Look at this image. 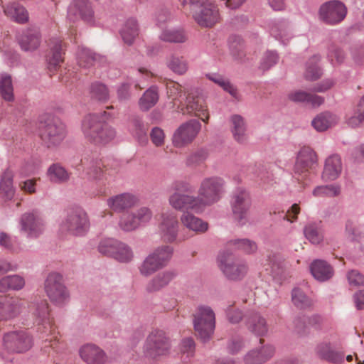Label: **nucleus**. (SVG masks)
<instances>
[{
  "instance_id": "obj_21",
  "label": "nucleus",
  "mask_w": 364,
  "mask_h": 364,
  "mask_svg": "<svg viewBox=\"0 0 364 364\" xmlns=\"http://www.w3.org/2000/svg\"><path fill=\"white\" fill-rule=\"evenodd\" d=\"M80 358L87 364H104L107 361L105 352L95 344L87 343L79 349Z\"/></svg>"
},
{
  "instance_id": "obj_27",
  "label": "nucleus",
  "mask_w": 364,
  "mask_h": 364,
  "mask_svg": "<svg viewBox=\"0 0 364 364\" xmlns=\"http://www.w3.org/2000/svg\"><path fill=\"white\" fill-rule=\"evenodd\" d=\"M272 346H264L260 350H252L244 357L245 364H262L269 360L274 354Z\"/></svg>"
},
{
  "instance_id": "obj_36",
  "label": "nucleus",
  "mask_w": 364,
  "mask_h": 364,
  "mask_svg": "<svg viewBox=\"0 0 364 364\" xmlns=\"http://www.w3.org/2000/svg\"><path fill=\"white\" fill-rule=\"evenodd\" d=\"M186 109L188 113L193 114L205 122H208L209 115L207 106L201 98H188Z\"/></svg>"
},
{
  "instance_id": "obj_5",
  "label": "nucleus",
  "mask_w": 364,
  "mask_h": 364,
  "mask_svg": "<svg viewBox=\"0 0 364 364\" xmlns=\"http://www.w3.org/2000/svg\"><path fill=\"white\" fill-rule=\"evenodd\" d=\"M193 18L201 27L209 28L220 19L219 10L211 0H189Z\"/></svg>"
},
{
  "instance_id": "obj_37",
  "label": "nucleus",
  "mask_w": 364,
  "mask_h": 364,
  "mask_svg": "<svg viewBox=\"0 0 364 364\" xmlns=\"http://www.w3.org/2000/svg\"><path fill=\"white\" fill-rule=\"evenodd\" d=\"M270 33L283 44H286L292 37L289 23L284 20L274 22L270 28Z\"/></svg>"
},
{
  "instance_id": "obj_22",
  "label": "nucleus",
  "mask_w": 364,
  "mask_h": 364,
  "mask_svg": "<svg viewBox=\"0 0 364 364\" xmlns=\"http://www.w3.org/2000/svg\"><path fill=\"white\" fill-rule=\"evenodd\" d=\"M137 203V197L131 193L117 194L107 200V206L115 213H122L128 210Z\"/></svg>"
},
{
  "instance_id": "obj_56",
  "label": "nucleus",
  "mask_w": 364,
  "mask_h": 364,
  "mask_svg": "<svg viewBox=\"0 0 364 364\" xmlns=\"http://www.w3.org/2000/svg\"><path fill=\"white\" fill-rule=\"evenodd\" d=\"M118 225L124 232H132L139 228L132 211L127 212L120 216Z\"/></svg>"
},
{
  "instance_id": "obj_2",
  "label": "nucleus",
  "mask_w": 364,
  "mask_h": 364,
  "mask_svg": "<svg viewBox=\"0 0 364 364\" xmlns=\"http://www.w3.org/2000/svg\"><path fill=\"white\" fill-rule=\"evenodd\" d=\"M85 139L95 144H106L116 136L115 129L100 119L95 114H90L84 117L81 125Z\"/></svg>"
},
{
  "instance_id": "obj_58",
  "label": "nucleus",
  "mask_w": 364,
  "mask_h": 364,
  "mask_svg": "<svg viewBox=\"0 0 364 364\" xmlns=\"http://www.w3.org/2000/svg\"><path fill=\"white\" fill-rule=\"evenodd\" d=\"M139 228L148 224L153 216L151 210L146 206L140 207L132 211Z\"/></svg>"
},
{
  "instance_id": "obj_19",
  "label": "nucleus",
  "mask_w": 364,
  "mask_h": 364,
  "mask_svg": "<svg viewBox=\"0 0 364 364\" xmlns=\"http://www.w3.org/2000/svg\"><path fill=\"white\" fill-rule=\"evenodd\" d=\"M68 18L73 22L79 19L92 22L94 10L91 2L89 0H72L68 7Z\"/></svg>"
},
{
  "instance_id": "obj_43",
  "label": "nucleus",
  "mask_w": 364,
  "mask_h": 364,
  "mask_svg": "<svg viewBox=\"0 0 364 364\" xmlns=\"http://www.w3.org/2000/svg\"><path fill=\"white\" fill-rule=\"evenodd\" d=\"M139 34V26L135 18H131L126 21L120 30V35L124 42L131 45Z\"/></svg>"
},
{
  "instance_id": "obj_20",
  "label": "nucleus",
  "mask_w": 364,
  "mask_h": 364,
  "mask_svg": "<svg viewBox=\"0 0 364 364\" xmlns=\"http://www.w3.org/2000/svg\"><path fill=\"white\" fill-rule=\"evenodd\" d=\"M81 164L89 178L98 181L102 179L104 165L97 153H85Z\"/></svg>"
},
{
  "instance_id": "obj_52",
  "label": "nucleus",
  "mask_w": 364,
  "mask_h": 364,
  "mask_svg": "<svg viewBox=\"0 0 364 364\" xmlns=\"http://www.w3.org/2000/svg\"><path fill=\"white\" fill-rule=\"evenodd\" d=\"M112 258L122 263H129L134 258V252L128 245L119 241Z\"/></svg>"
},
{
  "instance_id": "obj_24",
  "label": "nucleus",
  "mask_w": 364,
  "mask_h": 364,
  "mask_svg": "<svg viewBox=\"0 0 364 364\" xmlns=\"http://www.w3.org/2000/svg\"><path fill=\"white\" fill-rule=\"evenodd\" d=\"M317 163V155L309 146H304L299 151L294 169L297 173H302L312 168Z\"/></svg>"
},
{
  "instance_id": "obj_47",
  "label": "nucleus",
  "mask_w": 364,
  "mask_h": 364,
  "mask_svg": "<svg viewBox=\"0 0 364 364\" xmlns=\"http://www.w3.org/2000/svg\"><path fill=\"white\" fill-rule=\"evenodd\" d=\"M173 252L174 249L172 246L162 245L156 247L151 253L165 267L171 260Z\"/></svg>"
},
{
  "instance_id": "obj_25",
  "label": "nucleus",
  "mask_w": 364,
  "mask_h": 364,
  "mask_svg": "<svg viewBox=\"0 0 364 364\" xmlns=\"http://www.w3.org/2000/svg\"><path fill=\"white\" fill-rule=\"evenodd\" d=\"M310 271L315 279L320 282L329 280L334 274L333 267L323 259H315L310 265Z\"/></svg>"
},
{
  "instance_id": "obj_14",
  "label": "nucleus",
  "mask_w": 364,
  "mask_h": 364,
  "mask_svg": "<svg viewBox=\"0 0 364 364\" xmlns=\"http://www.w3.org/2000/svg\"><path fill=\"white\" fill-rule=\"evenodd\" d=\"M29 313L36 325H43L45 333L49 331L52 337L56 339L55 330L49 318V306L46 299H35L28 304Z\"/></svg>"
},
{
  "instance_id": "obj_23",
  "label": "nucleus",
  "mask_w": 364,
  "mask_h": 364,
  "mask_svg": "<svg viewBox=\"0 0 364 364\" xmlns=\"http://www.w3.org/2000/svg\"><path fill=\"white\" fill-rule=\"evenodd\" d=\"M24 307V302L18 298L0 296V321L8 320L17 316Z\"/></svg>"
},
{
  "instance_id": "obj_39",
  "label": "nucleus",
  "mask_w": 364,
  "mask_h": 364,
  "mask_svg": "<svg viewBox=\"0 0 364 364\" xmlns=\"http://www.w3.org/2000/svg\"><path fill=\"white\" fill-rule=\"evenodd\" d=\"M159 38L164 42L183 43L187 41L188 37L183 28H168L161 31Z\"/></svg>"
},
{
  "instance_id": "obj_53",
  "label": "nucleus",
  "mask_w": 364,
  "mask_h": 364,
  "mask_svg": "<svg viewBox=\"0 0 364 364\" xmlns=\"http://www.w3.org/2000/svg\"><path fill=\"white\" fill-rule=\"evenodd\" d=\"M90 97L100 102H107L109 99L108 87L103 83L95 82L90 87Z\"/></svg>"
},
{
  "instance_id": "obj_62",
  "label": "nucleus",
  "mask_w": 364,
  "mask_h": 364,
  "mask_svg": "<svg viewBox=\"0 0 364 364\" xmlns=\"http://www.w3.org/2000/svg\"><path fill=\"white\" fill-rule=\"evenodd\" d=\"M229 48L232 55L235 59H241L244 55L243 43L240 37L237 36H230L229 38Z\"/></svg>"
},
{
  "instance_id": "obj_7",
  "label": "nucleus",
  "mask_w": 364,
  "mask_h": 364,
  "mask_svg": "<svg viewBox=\"0 0 364 364\" xmlns=\"http://www.w3.org/2000/svg\"><path fill=\"white\" fill-rule=\"evenodd\" d=\"M32 337L24 331H11L4 334L3 337V350L0 355L5 360H9L5 355V352L23 353L33 346Z\"/></svg>"
},
{
  "instance_id": "obj_3",
  "label": "nucleus",
  "mask_w": 364,
  "mask_h": 364,
  "mask_svg": "<svg viewBox=\"0 0 364 364\" xmlns=\"http://www.w3.org/2000/svg\"><path fill=\"white\" fill-rule=\"evenodd\" d=\"M89 228L88 216L81 208L70 210L59 224V232L64 235L84 236L88 232Z\"/></svg>"
},
{
  "instance_id": "obj_13",
  "label": "nucleus",
  "mask_w": 364,
  "mask_h": 364,
  "mask_svg": "<svg viewBox=\"0 0 364 364\" xmlns=\"http://www.w3.org/2000/svg\"><path fill=\"white\" fill-rule=\"evenodd\" d=\"M19 232L28 239H37L45 230L43 218L36 212H26L18 221Z\"/></svg>"
},
{
  "instance_id": "obj_42",
  "label": "nucleus",
  "mask_w": 364,
  "mask_h": 364,
  "mask_svg": "<svg viewBox=\"0 0 364 364\" xmlns=\"http://www.w3.org/2000/svg\"><path fill=\"white\" fill-rule=\"evenodd\" d=\"M4 14L16 22L23 23L28 20V14L26 9L17 3L7 4L4 7Z\"/></svg>"
},
{
  "instance_id": "obj_57",
  "label": "nucleus",
  "mask_w": 364,
  "mask_h": 364,
  "mask_svg": "<svg viewBox=\"0 0 364 364\" xmlns=\"http://www.w3.org/2000/svg\"><path fill=\"white\" fill-rule=\"evenodd\" d=\"M206 77L215 84L221 87L225 91L229 92L232 97L237 96V90L234 86L222 75L218 73H208Z\"/></svg>"
},
{
  "instance_id": "obj_59",
  "label": "nucleus",
  "mask_w": 364,
  "mask_h": 364,
  "mask_svg": "<svg viewBox=\"0 0 364 364\" xmlns=\"http://www.w3.org/2000/svg\"><path fill=\"white\" fill-rule=\"evenodd\" d=\"M118 242L119 240L114 238L102 239L98 245V251L100 253L112 258Z\"/></svg>"
},
{
  "instance_id": "obj_60",
  "label": "nucleus",
  "mask_w": 364,
  "mask_h": 364,
  "mask_svg": "<svg viewBox=\"0 0 364 364\" xmlns=\"http://www.w3.org/2000/svg\"><path fill=\"white\" fill-rule=\"evenodd\" d=\"M341 188L336 185L319 186L314 188L313 195L316 197H333L340 193Z\"/></svg>"
},
{
  "instance_id": "obj_26",
  "label": "nucleus",
  "mask_w": 364,
  "mask_h": 364,
  "mask_svg": "<svg viewBox=\"0 0 364 364\" xmlns=\"http://www.w3.org/2000/svg\"><path fill=\"white\" fill-rule=\"evenodd\" d=\"M245 326L257 336H264L268 332L266 319L257 313H252L245 318Z\"/></svg>"
},
{
  "instance_id": "obj_29",
  "label": "nucleus",
  "mask_w": 364,
  "mask_h": 364,
  "mask_svg": "<svg viewBox=\"0 0 364 364\" xmlns=\"http://www.w3.org/2000/svg\"><path fill=\"white\" fill-rule=\"evenodd\" d=\"M180 220L186 228L196 233H204L208 229V223L193 215L192 212L183 213Z\"/></svg>"
},
{
  "instance_id": "obj_40",
  "label": "nucleus",
  "mask_w": 364,
  "mask_h": 364,
  "mask_svg": "<svg viewBox=\"0 0 364 364\" xmlns=\"http://www.w3.org/2000/svg\"><path fill=\"white\" fill-rule=\"evenodd\" d=\"M129 130L131 134L141 144L147 142V128L139 117L131 119L129 124Z\"/></svg>"
},
{
  "instance_id": "obj_1",
  "label": "nucleus",
  "mask_w": 364,
  "mask_h": 364,
  "mask_svg": "<svg viewBox=\"0 0 364 364\" xmlns=\"http://www.w3.org/2000/svg\"><path fill=\"white\" fill-rule=\"evenodd\" d=\"M173 192L168 198L169 205L176 210L200 214L203 210L197 196L192 195L194 186L186 181H177L173 184Z\"/></svg>"
},
{
  "instance_id": "obj_55",
  "label": "nucleus",
  "mask_w": 364,
  "mask_h": 364,
  "mask_svg": "<svg viewBox=\"0 0 364 364\" xmlns=\"http://www.w3.org/2000/svg\"><path fill=\"white\" fill-rule=\"evenodd\" d=\"M168 68L173 73L183 75L188 69V62L183 57L171 55L167 61Z\"/></svg>"
},
{
  "instance_id": "obj_32",
  "label": "nucleus",
  "mask_w": 364,
  "mask_h": 364,
  "mask_svg": "<svg viewBox=\"0 0 364 364\" xmlns=\"http://www.w3.org/2000/svg\"><path fill=\"white\" fill-rule=\"evenodd\" d=\"M288 97L292 102L304 103L313 107H318L323 102L322 97L302 90L293 91L289 94Z\"/></svg>"
},
{
  "instance_id": "obj_31",
  "label": "nucleus",
  "mask_w": 364,
  "mask_h": 364,
  "mask_svg": "<svg viewBox=\"0 0 364 364\" xmlns=\"http://www.w3.org/2000/svg\"><path fill=\"white\" fill-rule=\"evenodd\" d=\"M342 171L341 159L338 155H332L326 159L322 178L325 181H333L341 174Z\"/></svg>"
},
{
  "instance_id": "obj_48",
  "label": "nucleus",
  "mask_w": 364,
  "mask_h": 364,
  "mask_svg": "<svg viewBox=\"0 0 364 364\" xmlns=\"http://www.w3.org/2000/svg\"><path fill=\"white\" fill-rule=\"evenodd\" d=\"M291 300L294 305L300 309L311 308L314 302L299 287H295L291 292Z\"/></svg>"
},
{
  "instance_id": "obj_33",
  "label": "nucleus",
  "mask_w": 364,
  "mask_h": 364,
  "mask_svg": "<svg viewBox=\"0 0 364 364\" xmlns=\"http://www.w3.org/2000/svg\"><path fill=\"white\" fill-rule=\"evenodd\" d=\"M50 53L47 56L48 68L50 72L55 70L63 62V46L59 39H53L50 42Z\"/></svg>"
},
{
  "instance_id": "obj_10",
  "label": "nucleus",
  "mask_w": 364,
  "mask_h": 364,
  "mask_svg": "<svg viewBox=\"0 0 364 364\" xmlns=\"http://www.w3.org/2000/svg\"><path fill=\"white\" fill-rule=\"evenodd\" d=\"M171 342L164 331L153 330L147 336L144 350L147 356L156 358L169 353Z\"/></svg>"
},
{
  "instance_id": "obj_12",
  "label": "nucleus",
  "mask_w": 364,
  "mask_h": 364,
  "mask_svg": "<svg viewBox=\"0 0 364 364\" xmlns=\"http://www.w3.org/2000/svg\"><path fill=\"white\" fill-rule=\"evenodd\" d=\"M230 204L234 218L240 225H245L252 205L250 193L243 188H237L232 193Z\"/></svg>"
},
{
  "instance_id": "obj_30",
  "label": "nucleus",
  "mask_w": 364,
  "mask_h": 364,
  "mask_svg": "<svg viewBox=\"0 0 364 364\" xmlns=\"http://www.w3.org/2000/svg\"><path fill=\"white\" fill-rule=\"evenodd\" d=\"M77 63L80 67L87 68L96 63L102 65L107 62L105 56L96 54L91 50L85 48H81L77 53Z\"/></svg>"
},
{
  "instance_id": "obj_11",
  "label": "nucleus",
  "mask_w": 364,
  "mask_h": 364,
  "mask_svg": "<svg viewBox=\"0 0 364 364\" xmlns=\"http://www.w3.org/2000/svg\"><path fill=\"white\" fill-rule=\"evenodd\" d=\"M346 6L338 0H331L322 4L318 11L319 20L331 26L340 23L346 18Z\"/></svg>"
},
{
  "instance_id": "obj_41",
  "label": "nucleus",
  "mask_w": 364,
  "mask_h": 364,
  "mask_svg": "<svg viewBox=\"0 0 364 364\" xmlns=\"http://www.w3.org/2000/svg\"><path fill=\"white\" fill-rule=\"evenodd\" d=\"M13 178L14 173L9 169H6L1 177L0 195L6 200H11L14 196L15 189L13 186Z\"/></svg>"
},
{
  "instance_id": "obj_51",
  "label": "nucleus",
  "mask_w": 364,
  "mask_h": 364,
  "mask_svg": "<svg viewBox=\"0 0 364 364\" xmlns=\"http://www.w3.org/2000/svg\"><path fill=\"white\" fill-rule=\"evenodd\" d=\"M159 100V95L156 87L148 89L139 99V105L141 110L147 111L154 107Z\"/></svg>"
},
{
  "instance_id": "obj_49",
  "label": "nucleus",
  "mask_w": 364,
  "mask_h": 364,
  "mask_svg": "<svg viewBox=\"0 0 364 364\" xmlns=\"http://www.w3.org/2000/svg\"><path fill=\"white\" fill-rule=\"evenodd\" d=\"M306 238L312 244H319L323 240V230L319 224L309 223L304 228Z\"/></svg>"
},
{
  "instance_id": "obj_15",
  "label": "nucleus",
  "mask_w": 364,
  "mask_h": 364,
  "mask_svg": "<svg viewBox=\"0 0 364 364\" xmlns=\"http://www.w3.org/2000/svg\"><path fill=\"white\" fill-rule=\"evenodd\" d=\"M201 129V124L197 119H190L174 132L172 141L174 146L184 147L193 141Z\"/></svg>"
},
{
  "instance_id": "obj_44",
  "label": "nucleus",
  "mask_w": 364,
  "mask_h": 364,
  "mask_svg": "<svg viewBox=\"0 0 364 364\" xmlns=\"http://www.w3.org/2000/svg\"><path fill=\"white\" fill-rule=\"evenodd\" d=\"M163 268L159 260L150 252L139 267V270L142 276L149 277Z\"/></svg>"
},
{
  "instance_id": "obj_54",
  "label": "nucleus",
  "mask_w": 364,
  "mask_h": 364,
  "mask_svg": "<svg viewBox=\"0 0 364 364\" xmlns=\"http://www.w3.org/2000/svg\"><path fill=\"white\" fill-rule=\"evenodd\" d=\"M0 95L6 101L14 100V88L11 77L6 73L0 75Z\"/></svg>"
},
{
  "instance_id": "obj_4",
  "label": "nucleus",
  "mask_w": 364,
  "mask_h": 364,
  "mask_svg": "<svg viewBox=\"0 0 364 364\" xmlns=\"http://www.w3.org/2000/svg\"><path fill=\"white\" fill-rule=\"evenodd\" d=\"M224 180L218 176L204 178L200 183L197 198L203 210L218 202L224 193Z\"/></svg>"
},
{
  "instance_id": "obj_46",
  "label": "nucleus",
  "mask_w": 364,
  "mask_h": 364,
  "mask_svg": "<svg viewBox=\"0 0 364 364\" xmlns=\"http://www.w3.org/2000/svg\"><path fill=\"white\" fill-rule=\"evenodd\" d=\"M49 180L55 183H62L69 179V173L58 164H52L47 171Z\"/></svg>"
},
{
  "instance_id": "obj_34",
  "label": "nucleus",
  "mask_w": 364,
  "mask_h": 364,
  "mask_svg": "<svg viewBox=\"0 0 364 364\" xmlns=\"http://www.w3.org/2000/svg\"><path fill=\"white\" fill-rule=\"evenodd\" d=\"M19 44L22 50L33 51L38 48L41 43V35L38 31L29 29L23 33L19 38Z\"/></svg>"
},
{
  "instance_id": "obj_16",
  "label": "nucleus",
  "mask_w": 364,
  "mask_h": 364,
  "mask_svg": "<svg viewBox=\"0 0 364 364\" xmlns=\"http://www.w3.org/2000/svg\"><path fill=\"white\" fill-rule=\"evenodd\" d=\"M219 267L225 277L232 281L241 280L248 271V267L244 261L224 255L219 258Z\"/></svg>"
},
{
  "instance_id": "obj_17",
  "label": "nucleus",
  "mask_w": 364,
  "mask_h": 364,
  "mask_svg": "<svg viewBox=\"0 0 364 364\" xmlns=\"http://www.w3.org/2000/svg\"><path fill=\"white\" fill-rule=\"evenodd\" d=\"M177 215L172 211L161 213L159 222V232L161 239L168 243L175 242L178 232Z\"/></svg>"
},
{
  "instance_id": "obj_45",
  "label": "nucleus",
  "mask_w": 364,
  "mask_h": 364,
  "mask_svg": "<svg viewBox=\"0 0 364 364\" xmlns=\"http://www.w3.org/2000/svg\"><path fill=\"white\" fill-rule=\"evenodd\" d=\"M24 279L18 275H10L0 280V292H6L9 289L18 290L23 287Z\"/></svg>"
},
{
  "instance_id": "obj_50",
  "label": "nucleus",
  "mask_w": 364,
  "mask_h": 364,
  "mask_svg": "<svg viewBox=\"0 0 364 364\" xmlns=\"http://www.w3.org/2000/svg\"><path fill=\"white\" fill-rule=\"evenodd\" d=\"M319 61L320 56L318 55H314L309 58L306 63V68L304 73L306 79L309 80H316L321 76L322 70L318 65Z\"/></svg>"
},
{
  "instance_id": "obj_8",
  "label": "nucleus",
  "mask_w": 364,
  "mask_h": 364,
  "mask_svg": "<svg viewBox=\"0 0 364 364\" xmlns=\"http://www.w3.org/2000/svg\"><path fill=\"white\" fill-rule=\"evenodd\" d=\"M39 135L45 145L50 148L59 145L65 136V127L60 120L48 118L41 122Z\"/></svg>"
},
{
  "instance_id": "obj_63",
  "label": "nucleus",
  "mask_w": 364,
  "mask_h": 364,
  "mask_svg": "<svg viewBox=\"0 0 364 364\" xmlns=\"http://www.w3.org/2000/svg\"><path fill=\"white\" fill-rule=\"evenodd\" d=\"M207 157L208 151L205 149H199L188 155L185 163L187 166L195 167L205 161Z\"/></svg>"
},
{
  "instance_id": "obj_6",
  "label": "nucleus",
  "mask_w": 364,
  "mask_h": 364,
  "mask_svg": "<svg viewBox=\"0 0 364 364\" xmlns=\"http://www.w3.org/2000/svg\"><path fill=\"white\" fill-rule=\"evenodd\" d=\"M193 326L200 340L206 343L214 333L215 328V315L208 306H199L194 314Z\"/></svg>"
},
{
  "instance_id": "obj_18",
  "label": "nucleus",
  "mask_w": 364,
  "mask_h": 364,
  "mask_svg": "<svg viewBox=\"0 0 364 364\" xmlns=\"http://www.w3.org/2000/svg\"><path fill=\"white\" fill-rule=\"evenodd\" d=\"M336 344L330 338L319 342L314 348L316 355L321 360L333 364H342L344 363L345 353L336 350Z\"/></svg>"
},
{
  "instance_id": "obj_38",
  "label": "nucleus",
  "mask_w": 364,
  "mask_h": 364,
  "mask_svg": "<svg viewBox=\"0 0 364 364\" xmlns=\"http://www.w3.org/2000/svg\"><path fill=\"white\" fill-rule=\"evenodd\" d=\"M338 118L336 114L326 112L318 114L311 122L314 128L318 132H323L338 122Z\"/></svg>"
},
{
  "instance_id": "obj_64",
  "label": "nucleus",
  "mask_w": 364,
  "mask_h": 364,
  "mask_svg": "<svg viewBox=\"0 0 364 364\" xmlns=\"http://www.w3.org/2000/svg\"><path fill=\"white\" fill-rule=\"evenodd\" d=\"M230 245L240 250L245 253L250 254L256 251L257 247L255 242L248 239H236L230 242Z\"/></svg>"
},
{
  "instance_id": "obj_61",
  "label": "nucleus",
  "mask_w": 364,
  "mask_h": 364,
  "mask_svg": "<svg viewBox=\"0 0 364 364\" xmlns=\"http://www.w3.org/2000/svg\"><path fill=\"white\" fill-rule=\"evenodd\" d=\"M364 122V96L360 100L353 116L348 119L351 127H358Z\"/></svg>"
},
{
  "instance_id": "obj_28",
  "label": "nucleus",
  "mask_w": 364,
  "mask_h": 364,
  "mask_svg": "<svg viewBox=\"0 0 364 364\" xmlns=\"http://www.w3.org/2000/svg\"><path fill=\"white\" fill-rule=\"evenodd\" d=\"M176 276L173 270H166L157 274L146 284L148 292H156L166 287Z\"/></svg>"
},
{
  "instance_id": "obj_35",
  "label": "nucleus",
  "mask_w": 364,
  "mask_h": 364,
  "mask_svg": "<svg viewBox=\"0 0 364 364\" xmlns=\"http://www.w3.org/2000/svg\"><path fill=\"white\" fill-rule=\"evenodd\" d=\"M231 132L235 141L243 144L247 139V124L245 119L238 114L232 115L230 117Z\"/></svg>"
},
{
  "instance_id": "obj_9",
  "label": "nucleus",
  "mask_w": 364,
  "mask_h": 364,
  "mask_svg": "<svg viewBox=\"0 0 364 364\" xmlns=\"http://www.w3.org/2000/svg\"><path fill=\"white\" fill-rule=\"evenodd\" d=\"M44 289L50 300L56 305L62 306L69 301L70 293L60 274L50 273L45 281Z\"/></svg>"
}]
</instances>
